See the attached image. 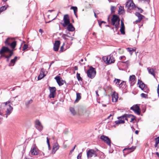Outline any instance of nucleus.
Here are the masks:
<instances>
[{
  "instance_id": "nucleus-1",
  "label": "nucleus",
  "mask_w": 159,
  "mask_h": 159,
  "mask_svg": "<svg viewBox=\"0 0 159 159\" xmlns=\"http://www.w3.org/2000/svg\"><path fill=\"white\" fill-rule=\"evenodd\" d=\"M120 19L119 17L116 15H113L112 18L111 19V24L115 26L116 31H117L119 28L120 25Z\"/></svg>"
},
{
  "instance_id": "nucleus-2",
  "label": "nucleus",
  "mask_w": 159,
  "mask_h": 159,
  "mask_svg": "<svg viewBox=\"0 0 159 159\" xmlns=\"http://www.w3.org/2000/svg\"><path fill=\"white\" fill-rule=\"evenodd\" d=\"M96 73L95 69L92 66L90 67L87 71L88 76L91 79L94 78L96 75Z\"/></svg>"
},
{
  "instance_id": "nucleus-3",
  "label": "nucleus",
  "mask_w": 159,
  "mask_h": 159,
  "mask_svg": "<svg viewBox=\"0 0 159 159\" xmlns=\"http://www.w3.org/2000/svg\"><path fill=\"white\" fill-rule=\"evenodd\" d=\"M126 7L127 8L128 11L132 9L136 10V6L131 0H128L126 3Z\"/></svg>"
},
{
  "instance_id": "nucleus-4",
  "label": "nucleus",
  "mask_w": 159,
  "mask_h": 159,
  "mask_svg": "<svg viewBox=\"0 0 159 159\" xmlns=\"http://www.w3.org/2000/svg\"><path fill=\"white\" fill-rule=\"evenodd\" d=\"M49 89L50 91L49 98H54L56 94V89L55 87H49Z\"/></svg>"
},
{
  "instance_id": "nucleus-5",
  "label": "nucleus",
  "mask_w": 159,
  "mask_h": 159,
  "mask_svg": "<svg viewBox=\"0 0 159 159\" xmlns=\"http://www.w3.org/2000/svg\"><path fill=\"white\" fill-rule=\"evenodd\" d=\"M130 109L133 110L135 113L138 115L140 114V109L139 106L138 104L134 105L130 107Z\"/></svg>"
},
{
  "instance_id": "nucleus-6",
  "label": "nucleus",
  "mask_w": 159,
  "mask_h": 159,
  "mask_svg": "<svg viewBox=\"0 0 159 159\" xmlns=\"http://www.w3.org/2000/svg\"><path fill=\"white\" fill-rule=\"evenodd\" d=\"M63 20L64 23H61V24L64 27H65L67 26L68 24H70V19L69 16L68 14L65 15L63 17Z\"/></svg>"
},
{
  "instance_id": "nucleus-7",
  "label": "nucleus",
  "mask_w": 159,
  "mask_h": 159,
  "mask_svg": "<svg viewBox=\"0 0 159 159\" xmlns=\"http://www.w3.org/2000/svg\"><path fill=\"white\" fill-rule=\"evenodd\" d=\"M105 61L107 64H111L114 63L115 60L113 55L111 54L106 57V61Z\"/></svg>"
},
{
  "instance_id": "nucleus-8",
  "label": "nucleus",
  "mask_w": 159,
  "mask_h": 159,
  "mask_svg": "<svg viewBox=\"0 0 159 159\" xmlns=\"http://www.w3.org/2000/svg\"><path fill=\"white\" fill-rule=\"evenodd\" d=\"M100 138L108 145L111 146V141L108 137L102 135L101 136Z\"/></svg>"
},
{
  "instance_id": "nucleus-9",
  "label": "nucleus",
  "mask_w": 159,
  "mask_h": 159,
  "mask_svg": "<svg viewBox=\"0 0 159 159\" xmlns=\"http://www.w3.org/2000/svg\"><path fill=\"white\" fill-rule=\"evenodd\" d=\"M11 103L10 101H8L6 102H3L2 103V104L1 105V107L0 108V115H2L3 113V109L4 108L8 107V105H7L10 103Z\"/></svg>"
},
{
  "instance_id": "nucleus-10",
  "label": "nucleus",
  "mask_w": 159,
  "mask_h": 159,
  "mask_svg": "<svg viewBox=\"0 0 159 159\" xmlns=\"http://www.w3.org/2000/svg\"><path fill=\"white\" fill-rule=\"evenodd\" d=\"M13 50L10 49L8 47L6 46H3L0 50V54H4L7 52L9 53L13 51Z\"/></svg>"
},
{
  "instance_id": "nucleus-11",
  "label": "nucleus",
  "mask_w": 159,
  "mask_h": 159,
  "mask_svg": "<svg viewBox=\"0 0 159 159\" xmlns=\"http://www.w3.org/2000/svg\"><path fill=\"white\" fill-rule=\"evenodd\" d=\"M35 125L36 128L39 131H41L43 129V126L39 120H35Z\"/></svg>"
},
{
  "instance_id": "nucleus-12",
  "label": "nucleus",
  "mask_w": 159,
  "mask_h": 159,
  "mask_svg": "<svg viewBox=\"0 0 159 159\" xmlns=\"http://www.w3.org/2000/svg\"><path fill=\"white\" fill-rule=\"evenodd\" d=\"M31 154L33 155H38L39 152V150L35 145H34L30 150Z\"/></svg>"
},
{
  "instance_id": "nucleus-13",
  "label": "nucleus",
  "mask_w": 159,
  "mask_h": 159,
  "mask_svg": "<svg viewBox=\"0 0 159 159\" xmlns=\"http://www.w3.org/2000/svg\"><path fill=\"white\" fill-rule=\"evenodd\" d=\"M54 79L56 80V81L59 86H61L63 85L66 81L62 80L59 76H57L55 77Z\"/></svg>"
},
{
  "instance_id": "nucleus-14",
  "label": "nucleus",
  "mask_w": 159,
  "mask_h": 159,
  "mask_svg": "<svg viewBox=\"0 0 159 159\" xmlns=\"http://www.w3.org/2000/svg\"><path fill=\"white\" fill-rule=\"evenodd\" d=\"M87 157L88 158H91L93 157V155H96V152L93 149H89L87 152Z\"/></svg>"
},
{
  "instance_id": "nucleus-15",
  "label": "nucleus",
  "mask_w": 159,
  "mask_h": 159,
  "mask_svg": "<svg viewBox=\"0 0 159 159\" xmlns=\"http://www.w3.org/2000/svg\"><path fill=\"white\" fill-rule=\"evenodd\" d=\"M4 109H7L6 114L5 115H6V117L7 118V116L9 115L11 113L13 110V108L10 105H9L8 107L4 108Z\"/></svg>"
},
{
  "instance_id": "nucleus-16",
  "label": "nucleus",
  "mask_w": 159,
  "mask_h": 159,
  "mask_svg": "<svg viewBox=\"0 0 159 159\" xmlns=\"http://www.w3.org/2000/svg\"><path fill=\"white\" fill-rule=\"evenodd\" d=\"M60 44V41L59 40L56 41L54 44L53 50L55 51H58Z\"/></svg>"
},
{
  "instance_id": "nucleus-17",
  "label": "nucleus",
  "mask_w": 159,
  "mask_h": 159,
  "mask_svg": "<svg viewBox=\"0 0 159 159\" xmlns=\"http://www.w3.org/2000/svg\"><path fill=\"white\" fill-rule=\"evenodd\" d=\"M59 146L57 143H54L53 146V148L52 152V154H54L55 153L56 151L59 149Z\"/></svg>"
},
{
  "instance_id": "nucleus-18",
  "label": "nucleus",
  "mask_w": 159,
  "mask_h": 159,
  "mask_svg": "<svg viewBox=\"0 0 159 159\" xmlns=\"http://www.w3.org/2000/svg\"><path fill=\"white\" fill-rule=\"evenodd\" d=\"M112 96V102H116L117 101L118 98V94L115 92H114L113 93Z\"/></svg>"
},
{
  "instance_id": "nucleus-19",
  "label": "nucleus",
  "mask_w": 159,
  "mask_h": 159,
  "mask_svg": "<svg viewBox=\"0 0 159 159\" xmlns=\"http://www.w3.org/2000/svg\"><path fill=\"white\" fill-rule=\"evenodd\" d=\"M67 30L69 31L72 32L75 30V28L72 24L70 23L67 25Z\"/></svg>"
},
{
  "instance_id": "nucleus-20",
  "label": "nucleus",
  "mask_w": 159,
  "mask_h": 159,
  "mask_svg": "<svg viewBox=\"0 0 159 159\" xmlns=\"http://www.w3.org/2000/svg\"><path fill=\"white\" fill-rule=\"evenodd\" d=\"M133 115L132 114H124L121 116L119 117L118 118H120L121 119H124L125 120H128L127 118H131L132 117Z\"/></svg>"
},
{
  "instance_id": "nucleus-21",
  "label": "nucleus",
  "mask_w": 159,
  "mask_h": 159,
  "mask_svg": "<svg viewBox=\"0 0 159 159\" xmlns=\"http://www.w3.org/2000/svg\"><path fill=\"white\" fill-rule=\"evenodd\" d=\"M13 39L10 38H8L5 41L4 43L6 46H9L13 41Z\"/></svg>"
},
{
  "instance_id": "nucleus-22",
  "label": "nucleus",
  "mask_w": 159,
  "mask_h": 159,
  "mask_svg": "<svg viewBox=\"0 0 159 159\" xmlns=\"http://www.w3.org/2000/svg\"><path fill=\"white\" fill-rule=\"evenodd\" d=\"M121 27L120 30V31L121 33L122 34H125V26L123 21L121 20Z\"/></svg>"
},
{
  "instance_id": "nucleus-23",
  "label": "nucleus",
  "mask_w": 159,
  "mask_h": 159,
  "mask_svg": "<svg viewBox=\"0 0 159 159\" xmlns=\"http://www.w3.org/2000/svg\"><path fill=\"white\" fill-rule=\"evenodd\" d=\"M138 84H139V87L142 89L143 88H144L146 86L145 84L143 83L142 81L138 80Z\"/></svg>"
},
{
  "instance_id": "nucleus-24",
  "label": "nucleus",
  "mask_w": 159,
  "mask_h": 159,
  "mask_svg": "<svg viewBox=\"0 0 159 159\" xmlns=\"http://www.w3.org/2000/svg\"><path fill=\"white\" fill-rule=\"evenodd\" d=\"M136 79L135 76L134 75H130L129 77V80L131 82V84L133 83V84H134L135 81Z\"/></svg>"
},
{
  "instance_id": "nucleus-25",
  "label": "nucleus",
  "mask_w": 159,
  "mask_h": 159,
  "mask_svg": "<svg viewBox=\"0 0 159 159\" xmlns=\"http://www.w3.org/2000/svg\"><path fill=\"white\" fill-rule=\"evenodd\" d=\"M17 57L16 56L14 58L11 60L10 61V62L9 64V66H14L15 63H16L17 58Z\"/></svg>"
},
{
  "instance_id": "nucleus-26",
  "label": "nucleus",
  "mask_w": 159,
  "mask_h": 159,
  "mask_svg": "<svg viewBox=\"0 0 159 159\" xmlns=\"http://www.w3.org/2000/svg\"><path fill=\"white\" fill-rule=\"evenodd\" d=\"M68 34H69V33H67V34H63L62 36V38L66 40V41H67V40H68V39L66 38V37L70 38H71V41L73 40V38L70 36L69 35H68Z\"/></svg>"
},
{
  "instance_id": "nucleus-27",
  "label": "nucleus",
  "mask_w": 159,
  "mask_h": 159,
  "mask_svg": "<svg viewBox=\"0 0 159 159\" xmlns=\"http://www.w3.org/2000/svg\"><path fill=\"white\" fill-rule=\"evenodd\" d=\"M135 14L136 16L138 17V19L141 20L144 17V16L138 12H136Z\"/></svg>"
},
{
  "instance_id": "nucleus-28",
  "label": "nucleus",
  "mask_w": 159,
  "mask_h": 159,
  "mask_svg": "<svg viewBox=\"0 0 159 159\" xmlns=\"http://www.w3.org/2000/svg\"><path fill=\"white\" fill-rule=\"evenodd\" d=\"M147 70H148V72L149 74L153 75L154 77H155V73L154 72V70L152 68H149V67L147 68Z\"/></svg>"
},
{
  "instance_id": "nucleus-29",
  "label": "nucleus",
  "mask_w": 159,
  "mask_h": 159,
  "mask_svg": "<svg viewBox=\"0 0 159 159\" xmlns=\"http://www.w3.org/2000/svg\"><path fill=\"white\" fill-rule=\"evenodd\" d=\"M13 51L10 52L9 53L8 55H5V56H4V57L5 58H7V61L8 62L10 58L11 57V56L13 55Z\"/></svg>"
},
{
  "instance_id": "nucleus-30",
  "label": "nucleus",
  "mask_w": 159,
  "mask_h": 159,
  "mask_svg": "<svg viewBox=\"0 0 159 159\" xmlns=\"http://www.w3.org/2000/svg\"><path fill=\"white\" fill-rule=\"evenodd\" d=\"M119 117L117 118L118 119V120L116 121L115 122V123L116 125H118L120 124H124L125 123V122L124 120H122V119H121L120 118H118Z\"/></svg>"
},
{
  "instance_id": "nucleus-31",
  "label": "nucleus",
  "mask_w": 159,
  "mask_h": 159,
  "mask_svg": "<svg viewBox=\"0 0 159 159\" xmlns=\"http://www.w3.org/2000/svg\"><path fill=\"white\" fill-rule=\"evenodd\" d=\"M126 83L124 81H122L120 84L119 88H122L123 89H125L126 88Z\"/></svg>"
},
{
  "instance_id": "nucleus-32",
  "label": "nucleus",
  "mask_w": 159,
  "mask_h": 159,
  "mask_svg": "<svg viewBox=\"0 0 159 159\" xmlns=\"http://www.w3.org/2000/svg\"><path fill=\"white\" fill-rule=\"evenodd\" d=\"M124 9L123 7L120 6L118 10V13L119 14H122L124 13Z\"/></svg>"
},
{
  "instance_id": "nucleus-33",
  "label": "nucleus",
  "mask_w": 159,
  "mask_h": 159,
  "mask_svg": "<svg viewBox=\"0 0 159 159\" xmlns=\"http://www.w3.org/2000/svg\"><path fill=\"white\" fill-rule=\"evenodd\" d=\"M16 42L15 41H13L9 46H10L12 48L14 49L16 47Z\"/></svg>"
},
{
  "instance_id": "nucleus-34",
  "label": "nucleus",
  "mask_w": 159,
  "mask_h": 159,
  "mask_svg": "<svg viewBox=\"0 0 159 159\" xmlns=\"http://www.w3.org/2000/svg\"><path fill=\"white\" fill-rule=\"evenodd\" d=\"M128 51L129 52L131 55L132 54L133 52L135 51V50L132 48H127Z\"/></svg>"
},
{
  "instance_id": "nucleus-35",
  "label": "nucleus",
  "mask_w": 159,
  "mask_h": 159,
  "mask_svg": "<svg viewBox=\"0 0 159 159\" xmlns=\"http://www.w3.org/2000/svg\"><path fill=\"white\" fill-rule=\"evenodd\" d=\"M32 102H33L32 100L31 99L30 100H29V101H27V102H26L25 103V104L26 106L28 107H29V105L30 104H31Z\"/></svg>"
},
{
  "instance_id": "nucleus-36",
  "label": "nucleus",
  "mask_w": 159,
  "mask_h": 159,
  "mask_svg": "<svg viewBox=\"0 0 159 159\" xmlns=\"http://www.w3.org/2000/svg\"><path fill=\"white\" fill-rule=\"evenodd\" d=\"M121 80L119 79H115L114 80V81L115 82L116 84L117 85H118V87H119V85L120 84Z\"/></svg>"
},
{
  "instance_id": "nucleus-37",
  "label": "nucleus",
  "mask_w": 159,
  "mask_h": 159,
  "mask_svg": "<svg viewBox=\"0 0 159 159\" xmlns=\"http://www.w3.org/2000/svg\"><path fill=\"white\" fill-rule=\"evenodd\" d=\"M81 98L80 94L78 93H76V98L75 101H79Z\"/></svg>"
},
{
  "instance_id": "nucleus-38",
  "label": "nucleus",
  "mask_w": 159,
  "mask_h": 159,
  "mask_svg": "<svg viewBox=\"0 0 159 159\" xmlns=\"http://www.w3.org/2000/svg\"><path fill=\"white\" fill-rule=\"evenodd\" d=\"M70 9L73 10L74 13L77 12V7H76L72 6L71 7Z\"/></svg>"
},
{
  "instance_id": "nucleus-39",
  "label": "nucleus",
  "mask_w": 159,
  "mask_h": 159,
  "mask_svg": "<svg viewBox=\"0 0 159 159\" xmlns=\"http://www.w3.org/2000/svg\"><path fill=\"white\" fill-rule=\"evenodd\" d=\"M76 77L79 81H82V78L80 76V74L77 73L76 74Z\"/></svg>"
},
{
  "instance_id": "nucleus-40",
  "label": "nucleus",
  "mask_w": 159,
  "mask_h": 159,
  "mask_svg": "<svg viewBox=\"0 0 159 159\" xmlns=\"http://www.w3.org/2000/svg\"><path fill=\"white\" fill-rule=\"evenodd\" d=\"M70 110L71 112V113L73 115H75L76 114V112L75 111V109L73 107H70Z\"/></svg>"
},
{
  "instance_id": "nucleus-41",
  "label": "nucleus",
  "mask_w": 159,
  "mask_h": 159,
  "mask_svg": "<svg viewBox=\"0 0 159 159\" xmlns=\"http://www.w3.org/2000/svg\"><path fill=\"white\" fill-rule=\"evenodd\" d=\"M142 90H143V91L144 92H145L147 93H148L149 91V89L147 87V86H146L145 87H144V88H143V89Z\"/></svg>"
},
{
  "instance_id": "nucleus-42",
  "label": "nucleus",
  "mask_w": 159,
  "mask_h": 159,
  "mask_svg": "<svg viewBox=\"0 0 159 159\" xmlns=\"http://www.w3.org/2000/svg\"><path fill=\"white\" fill-rule=\"evenodd\" d=\"M135 149V147L132 146V147H131L130 148H124L123 150V151L124 152V151H125L126 150H133L132 151H133Z\"/></svg>"
},
{
  "instance_id": "nucleus-43",
  "label": "nucleus",
  "mask_w": 159,
  "mask_h": 159,
  "mask_svg": "<svg viewBox=\"0 0 159 159\" xmlns=\"http://www.w3.org/2000/svg\"><path fill=\"white\" fill-rule=\"evenodd\" d=\"M45 75H43L42 74L40 73L38 77V80H40L42 78H43L45 76Z\"/></svg>"
},
{
  "instance_id": "nucleus-44",
  "label": "nucleus",
  "mask_w": 159,
  "mask_h": 159,
  "mask_svg": "<svg viewBox=\"0 0 159 159\" xmlns=\"http://www.w3.org/2000/svg\"><path fill=\"white\" fill-rule=\"evenodd\" d=\"M7 7L5 6H2L0 8V13L6 9Z\"/></svg>"
},
{
  "instance_id": "nucleus-45",
  "label": "nucleus",
  "mask_w": 159,
  "mask_h": 159,
  "mask_svg": "<svg viewBox=\"0 0 159 159\" xmlns=\"http://www.w3.org/2000/svg\"><path fill=\"white\" fill-rule=\"evenodd\" d=\"M136 9H138V11L139 12V13H142L143 11V10L142 9H141V8L138 7H136Z\"/></svg>"
},
{
  "instance_id": "nucleus-46",
  "label": "nucleus",
  "mask_w": 159,
  "mask_h": 159,
  "mask_svg": "<svg viewBox=\"0 0 159 159\" xmlns=\"http://www.w3.org/2000/svg\"><path fill=\"white\" fill-rule=\"evenodd\" d=\"M28 48V46L26 44H24L23 47V50L25 51Z\"/></svg>"
},
{
  "instance_id": "nucleus-47",
  "label": "nucleus",
  "mask_w": 159,
  "mask_h": 159,
  "mask_svg": "<svg viewBox=\"0 0 159 159\" xmlns=\"http://www.w3.org/2000/svg\"><path fill=\"white\" fill-rule=\"evenodd\" d=\"M141 96L142 98H147L148 95L144 93H142L141 94Z\"/></svg>"
},
{
  "instance_id": "nucleus-48",
  "label": "nucleus",
  "mask_w": 159,
  "mask_h": 159,
  "mask_svg": "<svg viewBox=\"0 0 159 159\" xmlns=\"http://www.w3.org/2000/svg\"><path fill=\"white\" fill-rule=\"evenodd\" d=\"M156 143H155L158 144L159 143V136L156 138L155 139Z\"/></svg>"
},
{
  "instance_id": "nucleus-49",
  "label": "nucleus",
  "mask_w": 159,
  "mask_h": 159,
  "mask_svg": "<svg viewBox=\"0 0 159 159\" xmlns=\"http://www.w3.org/2000/svg\"><path fill=\"white\" fill-rule=\"evenodd\" d=\"M115 7L114 6H112L111 8V11L112 13H114L115 12Z\"/></svg>"
},
{
  "instance_id": "nucleus-50",
  "label": "nucleus",
  "mask_w": 159,
  "mask_h": 159,
  "mask_svg": "<svg viewBox=\"0 0 159 159\" xmlns=\"http://www.w3.org/2000/svg\"><path fill=\"white\" fill-rule=\"evenodd\" d=\"M136 117L134 115H133L132 117L131 118V120L130 121V122H132L134 120H135Z\"/></svg>"
},
{
  "instance_id": "nucleus-51",
  "label": "nucleus",
  "mask_w": 159,
  "mask_h": 159,
  "mask_svg": "<svg viewBox=\"0 0 159 159\" xmlns=\"http://www.w3.org/2000/svg\"><path fill=\"white\" fill-rule=\"evenodd\" d=\"M47 142L48 145V147L50 148V143H49V139L48 138V137L47 138Z\"/></svg>"
},
{
  "instance_id": "nucleus-52",
  "label": "nucleus",
  "mask_w": 159,
  "mask_h": 159,
  "mask_svg": "<svg viewBox=\"0 0 159 159\" xmlns=\"http://www.w3.org/2000/svg\"><path fill=\"white\" fill-rule=\"evenodd\" d=\"M76 146V145H75L74 147L73 148H72V149H71L70 151V152L69 153V154L70 155L72 154V152H73V151H74V150L75 149V147Z\"/></svg>"
},
{
  "instance_id": "nucleus-53",
  "label": "nucleus",
  "mask_w": 159,
  "mask_h": 159,
  "mask_svg": "<svg viewBox=\"0 0 159 159\" xmlns=\"http://www.w3.org/2000/svg\"><path fill=\"white\" fill-rule=\"evenodd\" d=\"M82 156V154L80 153L78 154L77 157V159H81Z\"/></svg>"
},
{
  "instance_id": "nucleus-54",
  "label": "nucleus",
  "mask_w": 159,
  "mask_h": 159,
  "mask_svg": "<svg viewBox=\"0 0 159 159\" xmlns=\"http://www.w3.org/2000/svg\"><path fill=\"white\" fill-rule=\"evenodd\" d=\"M64 43H63V45L60 48V51L61 52H63L64 50H63V47H64Z\"/></svg>"
},
{
  "instance_id": "nucleus-55",
  "label": "nucleus",
  "mask_w": 159,
  "mask_h": 159,
  "mask_svg": "<svg viewBox=\"0 0 159 159\" xmlns=\"http://www.w3.org/2000/svg\"><path fill=\"white\" fill-rule=\"evenodd\" d=\"M44 70L43 68H42L41 69L40 73L41 74H42L43 75H44Z\"/></svg>"
},
{
  "instance_id": "nucleus-56",
  "label": "nucleus",
  "mask_w": 159,
  "mask_h": 159,
  "mask_svg": "<svg viewBox=\"0 0 159 159\" xmlns=\"http://www.w3.org/2000/svg\"><path fill=\"white\" fill-rule=\"evenodd\" d=\"M139 0V1H141V2L144 1V2H146L148 3H149L150 2V0Z\"/></svg>"
},
{
  "instance_id": "nucleus-57",
  "label": "nucleus",
  "mask_w": 159,
  "mask_h": 159,
  "mask_svg": "<svg viewBox=\"0 0 159 159\" xmlns=\"http://www.w3.org/2000/svg\"><path fill=\"white\" fill-rule=\"evenodd\" d=\"M157 93H158V96L159 97V84H158L157 87Z\"/></svg>"
},
{
  "instance_id": "nucleus-58",
  "label": "nucleus",
  "mask_w": 159,
  "mask_h": 159,
  "mask_svg": "<svg viewBox=\"0 0 159 159\" xmlns=\"http://www.w3.org/2000/svg\"><path fill=\"white\" fill-rule=\"evenodd\" d=\"M141 21V20H139V19H138V20H136L135 21V23H136L137 24L138 23H139Z\"/></svg>"
},
{
  "instance_id": "nucleus-59",
  "label": "nucleus",
  "mask_w": 159,
  "mask_h": 159,
  "mask_svg": "<svg viewBox=\"0 0 159 159\" xmlns=\"http://www.w3.org/2000/svg\"><path fill=\"white\" fill-rule=\"evenodd\" d=\"M125 57V56H121L120 57H119V59L120 60H121L122 59L124 58Z\"/></svg>"
},
{
  "instance_id": "nucleus-60",
  "label": "nucleus",
  "mask_w": 159,
  "mask_h": 159,
  "mask_svg": "<svg viewBox=\"0 0 159 159\" xmlns=\"http://www.w3.org/2000/svg\"><path fill=\"white\" fill-rule=\"evenodd\" d=\"M0 55H1V56L0 57V58H1L2 57H4V56H5V54H4L2 53V54H0Z\"/></svg>"
},
{
  "instance_id": "nucleus-61",
  "label": "nucleus",
  "mask_w": 159,
  "mask_h": 159,
  "mask_svg": "<svg viewBox=\"0 0 159 159\" xmlns=\"http://www.w3.org/2000/svg\"><path fill=\"white\" fill-rule=\"evenodd\" d=\"M105 23V22L104 21H102L100 23H99V22H98L99 23V25L100 26H101V25L102 24V23Z\"/></svg>"
},
{
  "instance_id": "nucleus-62",
  "label": "nucleus",
  "mask_w": 159,
  "mask_h": 159,
  "mask_svg": "<svg viewBox=\"0 0 159 159\" xmlns=\"http://www.w3.org/2000/svg\"><path fill=\"white\" fill-rule=\"evenodd\" d=\"M39 31L40 33H41V34L43 33V30L41 29H40L39 30Z\"/></svg>"
},
{
  "instance_id": "nucleus-63",
  "label": "nucleus",
  "mask_w": 159,
  "mask_h": 159,
  "mask_svg": "<svg viewBox=\"0 0 159 159\" xmlns=\"http://www.w3.org/2000/svg\"><path fill=\"white\" fill-rule=\"evenodd\" d=\"M123 63H125L126 64H128L129 63V61H124L122 62Z\"/></svg>"
},
{
  "instance_id": "nucleus-64",
  "label": "nucleus",
  "mask_w": 159,
  "mask_h": 159,
  "mask_svg": "<svg viewBox=\"0 0 159 159\" xmlns=\"http://www.w3.org/2000/svg\"><path fill=\"white\" fill-rule=\"evenodd\" d=\"M156 154L159 158V153L158 152H156Z\"/></svg>"
}]
</instances>
